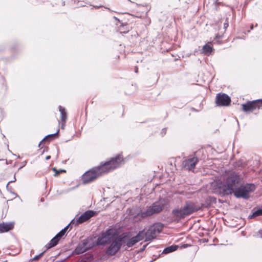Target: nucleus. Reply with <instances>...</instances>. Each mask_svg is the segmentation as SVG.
<instances>
[{"mask_svg":"<svg viewBox=\"0 0 262 262\" xmlns=\"http://www.w3.org/2000/svg\"><path fill=\"white\" fill-rule=\"evenodd\" d=\"M16 178H15V176L14 175V179H12V181H9V182H8V184H7V187H8V184H9L10 183L14 182H15V181H16Z\"/></svg>","mask_w":262,"mask_h":262,"instance_id":"30","label":"nucleus"},{"mask_svg":"<svg viewBox=\"0 0 262 262\" xmlns=\"http://www.w3.org/2000/svg\"><path fill=\"white\" fill-rule=\"evenodd\" d=\"M230 98L225 94H218L216 96L215 103L217 106H228L230 104Z\"/></svg>","mask_w":262,"mask_h":262,"instance_id":"13","label":"nucleus"},{"mask_svg":"<svg viewBox=\"0 0 262 262\" xmlns=\"http://www.w3.org/2000/svg\"><path fill=\"white\" fill-rule=\"evenodd\" d=\"M243 181V179L241 176L233 172L228 176L223 182L219 184V188L223 194L230 195Z\"/></svg>","mask_w":262,"mask_h":262,"instance_id":"2","label":"nucleus"},{"mask_svg":"<svg viewBox=\"0 0 262 262\" xmlns=\"http://www.w3.org/2000/svg\"><path fill=\"white\" fill-rule=\"evenodd\" d=\"M17 158H20L19 156H18L17 157Z\"/></svg>","mask_w":262,"mask_h":262,"instance_id":"41","label":"nucleus"},{"mask_svg":"<svg viewBox=\"0 0 262 262\" xmlns=\"http://www.w3.org/2000/svg\"><path fill=\"white\" fill-rule=\"evenodd\" d=\"M212 51V47L208 44H206L202 48V53L205 55H209L211 54Z\"/></svg>","mask_w":262,"mask_h":262,"instance_id":"22","label":"nucleus"},{"mask_svg":"<svg viewBox=\"0 0 262 262\" xmlns=\"http://www.w3.org/2000/svg\"><path fill=\"white\" fill-rule=\"evenodd\" d=\"M97 212L96 211L93 210H88L85 212L82 213L80 216L77 217L76 216L74 219H73L70 224H72V225L75 224V226L78 225L79 224H82L92 217L94 216L96 214H97Z\"/></svg>","mask_w":262,"mask_h":262,"instance_id":"8","label":"nucleus"},{"mask_svg":"<svg viewBox=\"0 0 262 262\" xmlns=\"http://www.w3.org/2000/svg\"><path fill=\"white\" fill-rule=\"evenodd\" d=\"M127 212L129 215L131 216L135 220H140L146 216H143L142 214L145 212V210H142L140 208L133 207L128 209Z\"/></svg>","mask_w":262,"mask_h":262,"instance_id":"12","label":"nucleus"},{"mask_svg":"<svg viewBox=\"0 0 262 262\" xmlns=\"http://www.w3.org/2000/svg\"><path fill=\"white\" fill-rule=\"evenodd\" d=\"M71 224H69L66 227H64L63 229H62L58 233H57L56 235L59 236V237L61 238L66 233L68 229L69 228L70 225Z\"/></svg>","mask_w":262,"mask_h":262,"instance_id":"25","label":"nucleus"},{"mask_svg":"<svg viewBox=\"0 0 262 262\" xmlns=\"http://www.w3.org/2000/svg\"><path fill=\"white\" fill-rule=\"evenodd\" d=\"M187 246H188V245H184L183 246V247L184 248H186V247H187Z\"/></svg>","mask_w":262,"mask_h":262,"instance_id":"38","label":"nucleus"},{"mask_svg":"<svg viewBox=\"0 0 262 262\" xmlns=\"http://www.w3.org/2000/svg\"><path fill=\"white\" fill-rule=\"evenodd\" d=\"M123 162V157L121 154L111 158L110 160L105 162L100 166L94 167L85 172L82 177L83 183L85 184L94 181L103 173L108 172L119 167Z\"/></svg>","mask_w":262,"mask_h":262,"instance_id":"1","label":"nucleus"},{"mask_svg":"<svg viewBox=\"0 0 262 262\" xmlns=\"http://www.w3.org/2000/svg\"><path fill=\"white\" fill-rule=\"evenodd\" d=\"M88 251L85 246L83 244L82 241L78 244L74 251L76 254H80Z\"/></svg>","mask_w":262,"mask_h":262,"instance_id":"16","label":"nucleus"},{"mask_svg":"<svg viewBox=\"0 0 262 262\" xmlns=\"http://www.w3.org/2000/svg\"><path fill=\"white\" fill-rule=\"evenodd\" d=\"M45 253V251L40 253L38 255H37V256H35L33 258V259L34 260H37L38 259H39L41 256H42L43 255V254H44Z\"/></svg>","mask_w":262,"mask_h":262,"instance_id":"26","label":"nucleus"},{"mask_svg":"<svg viewBox=\"0 0 262 262\" xmlns=\"http://www.w3.org/2000/svg\"><path fill=\"white\" fill-rule=\"evenodd\" d=\"M13 224L11 223H3L0 224V232H5L11 230Z\"/></svg>","mask_w":262,"mask_h":262,"instance_id":"17","label":"nucleus"},{"mask_svg":"<svg viewBox=\"0 0 262 262\" xmlns=\"http://www.w3.org/2000/svg\"><path fill=\"white\" fill-rule=\"evenodd\" d=\"M60 171V172H66V170H63V169L62 170V169H61V170H60V171Z\"/></svg>","mask_w":262,"mask_h":262,"instance_id":"37","label":"nucleus"},{"mask_svg":"<svg viewBox=\"0 0 262 262\" xmlns=\"http://www.w3.org/2000/svg\"><path fill=\"white\" fill-rule=\"evenodd\" d=\"M262 107V99H257L252 101H248L242 104L243 110L244 112H251Z\"/></svg>","mask_w":262,"mask_h":262,"instance_id":"10","label":"nucleus"},{"mask_svg":"<svg viewBox=\"0 0 262 262\" xmlns=\"http://www.w3.org/2000/svg\"><path fill=\"white\" fill-rule=\"evenodd\" d=\"M59 132V130H57V132L54 133V134H50V135H48L47 136H46L39 143V145H38V147H40V145L41 144V143L44 142V141H50L51 140H52L55 137H57L58 136V134Z\"/></svg>","mask_w":262,"mask_h":262,"instance_id":"19","label":"nucleus"},{"mask_svg":"<svg viewBox=\"0 0 262 262\" xmlns=\"http://www.w3.org/2000/svg\"><path fill=\"white\" fill-rule=\"evenodd\" d=\"M127 235L123 233L119 235H116L109 243L108 246L106 248L105 253L108 256H112L116 255L121 249L122 247L125 246Z\"/></svg>","mask_w":262,"mask_h":262,"instance_id":"3","label":"nucleus"},{"mask_svg":"<svg viewBox=\"0 0 262 262\" xmlns=\"http://www.w3.org/2000/svg\"><path fill=\"white\" fill-rule=\"evenodd\" d=\"M53 170L55 171V173L54 174V176H55V177L57 176L59 174V172H60V171L57 170L55 168H53Z\"/></svg>","mask_w":262,"mask_h":262,"instance_id":"29","label":"nucleus"},{"mask_svg":"<svg viewBox=\"0 0 262 262\" xmlns=\"http://www.w3.org/2000/svg\"><path fill=\"white\" fill-rule=\"evenodd\" d=\"M26 161H25L22 164V166L19 168V169H20V168H21L25 166V165L26 164Z\"/></svg>","mask_w":262,"mask_h":262,"instance_id":"32","label":"nucleus"},{"mask_svg":"<svg viewBox=\"0 0 262 262\" xmlns=\"http://www.w3.org/2000/svg\"><path fill=\"white\" fill-rule=\"evenodd\" d=\"M253 25H251V29H253Z\"/></svg>","mask_w":262,"mask_h":262,"instance_id":"39","label":"nucleus"},{"mask_svg":"<svg viewBox=\"0 0 262 262\" xmlns=\"http://www.w3.org/2000/svg\"><path fill=\"white\" fill-rule=\"evenodd\" d=\"M64 122H63V123H62V124H61V128L62 129H63V128H64Z\"/></svg>","mask_w":262,"mask_h":262,"instance_id":"36","label":"nucleus"},{"mask_svg":"<svg viewBox=\"0 0 262 262\" xmlns=\"http://www.w3.org/2000/svg\"><path fill=\"white\" fill-rule=\"evenodd\" d=\"M216 37H219V38L220 37L219 36V35H217L216 36Z\"/></svg>","mask_w":262,"mask_h":262,"instance_id":"40","label":"nucleus"},{"mask_svg":"<svg viewBox=\"0 0 262 262\" xmlns=\"http://www.w3.org/2000/svg\"><path fill=\"white\" fill-rule=\"evenodd\" d=\"M116 235L117 232L113 228H108L102 232L100 236L98 237L96 245L97 246L106 245L109 244Z\"/></svg>","mask_w":262,"mask_h":262,"instance_id":"6","label":"nucleus"},{"mask_svg":"<svg viewBox=\"0 0 262 262\" xmlns=\"http://www.w3.org/2000/svg\"><path fill=\"white\" fill-rule=\"evenodd\" d=\"M132 16L133 17H134V16H135V15H132Z\"/></svg>","mask_w":262,"mask_h":262,"instance_id":"42","label":"nucleus"},{"mask_svg":"<svg viewBox=\"0 0 262 262\" xmlns=\"http://www.w3.org/2000/svg\"><path fill=\"white\" fill-rule=\"evenodd\" d=\"M59 236L56 235L51 241L46 246L47 249H50L56 246L60 238Z\"/></svg>","mask_w":262,"mask_h":262,"instance_id":"20","label":"nucleus"},{"mask_svg":"<svg viewBox=\"0 0 262 262\" xmlns=\"http://www.w3.org/2000/svg\"><path fill=\"white\" fill-rule=\"evenodd\" d=\"M163 227V225L160 223H155L149 227L148 229L146 231L143 230V239H145V241H150L155 239L157 234L162 232Z\"/></svg>","mask_w":262,"mask_h":262,"instance_id":"7","label":"nucleus"},{"mask_svg":"<svg viewBox=\"0 0 262 262\" xmlns=\"http://www.w3.org/2000/svg\"><path fill=\"white\" fill-rule=\"evenodd\" d=\"M163 207L164 204L160 202H156L148 207L142 214L143 216H149L154 214L159 213L163 210Z\"/></svg>","mask_w":262,"mask_h":262,"instance_id":"9","label":"nucleus"},{"mask_svg":"<svg viewBox=\"0 0 262 262\" xmlns=\"http://www.w3.org/2000/svg\"><path fill=\"white\" fill-rule=\"evenodd\" d=\"M82 242H83V244L85 246L88 250L93 248L94 246H97L96 243H94L92 238L91 237L84 239L82 241Z\"/></svg>","mask_w":262,"mask_h":262,"instance_id":"18","label":"nucleus"},{"mask_svg":"<svg viewBox=\"0 0 262 262\" xmlns=\"http://www.w3.org/2000/svg\"><path fill=\"white\" fill-rule=\"evenodd\" d=\"M220 3H221L220 2H219V0H216L215 1V4L216 5H219Z\"/></svg>","mask_w":262,"mask_h":262,"instance_id":"34","label":"nucleus"},{"mask_svg":"<svg viewBox=\"0 0 262 262\" xmlns=\"http://www.w3.org/2000/svg\"><path fill=\"white\" fill-rule=\"evenodd\" d=\"M117 21L116 25L118 26L119 30L121 33H126L128 32L130 28L129 26L126 23H123L117 17H114Z\"/></svg>","mask_w":262,"mask_h":262,"instance_id":"15","label":"nucleus"},{"mask_svg":"<svg viewBox=\"0 0 262 262\" xmlns=\"http://www.w3.org/2000/svg\"><path fill=\"white\" fill-rule=\"evenodd\" d=\"M59 111L60 113L61 120L62 122L66 123L67 119V114L64 107L59 106Z\"/></svg>","mask_w":262,"mask_h":262,"instance_id":"21","label":"nucleus"},{"mask_svg":"<svg viewBox=\"0 0 262 262\" xmlns=\"http://www.w3.org/2000/svg\"><path fill=\"white\" fill-rule=\"evenodd\" d=\"M256 186L252 183H244V181L234 190L233 194L237 198H243L248 199L249 198V193L254 191Z\"/></svg>","mask_w":262,"mask_h":262,"instance_id":"4","label":"nucleus"},{"mask_svg":"<svg viewBox=\"0 0 262 262\" xmlns=\"http://www.w3.org/2000/svg\"><path fill=\"white\" fill-rule=\"evenodd\" d=\"M198 210L195 204L190 201L186 202L181 209H174L172 210L173 215L177 218L183 219Z\"/></svg>","mask_w":262,"mask_h":262,"instance_id":"5","label":"nucleus"},{"mask_svg":"<svg viewBox=\"0 0 262 262\" xmlns=\"http://www.w3.org/2000/svg\"><path fill=\"white\" fill-rule=\"evenodd\" d=\"M260 237L262 238V230H260L258 232Z\"/></svg>","mask_w":262,"mask_h":262,"instance_id":"33","label":"nucleus"},{"mask_svg":"<svg viewBox=\"0 0 262 262\" xmlns=\"http://www.w3.org/2000/svg\"><path fill=\"white\" fill-rule=\"evenodd\" d=\"M230 11L229 12V15L230 16L232 15L233 16L235 15V14H234V10L232 8H229Z\"/></svg>","mask_w":262,"mask_h":262,"instance_id":"28","label":"nucleus"},{"mask_svg":"<svg viewBox=\"0 0 262 262\" xmlns=\"http://www.w3.org/2000/svg\"><path fill=\"white\" fill-rule=\"evenodd\" d=\"M199 162V159L196 157L189 156L187 159L184 160L182 163L183 168L189 171H192L195 167L196 164Z\"/></svg>","mask_w":262,"mask_h":262,"instance_id":"11","label":"nucleus"},{"mask_svg":"<svg viewBox=\"0 0 262 262\" xmlns=\"http://www.w3.org/2000/svg\"><path fill=\"white\" fill-rule=\"evenodd\" d=\"M260 215H262V208L258 209L254 211L252 214L249 216L248 218L251 219Z\"/></svg>","mask_w":262,"mask_h":262,"instance_id":"24","label":"nucleus"},{"mask_svg":"<svg viewBox=\"0 0 262 262\" xmlns=\"http://www.w3.org/2000/svg\"><path fill=\"white\" fill-rule=\"evenodd\" d=\"M228 26H229L228 20V19L227 18L226 19L225 22H224V28L225 29V30H226L228 28Z\"/></svg>","mask_w":262,"mask_h":262,"instance_id":"27","label":"nucleus"},{"mask_svg":"<svg viewBox=\"0 0 262 262\" xmlns=\"http://www.w3.org/2000/svg\"><path fill=\"white\" fill-rule=\"evenodd\" d=\"M166 128H163L162 130V132H161V134H162V136H163L164 135H165L166 134Z\"/></svg>","mask_w":262,"mask_h":262,"instance_id":"31","label":"nucleus"},{"mask_svg":"<svg viewBox=\"0 0 262 262\" xmlns=\"http://www.w3.org/2000/svg\"><path fill=\"white\" fill-rule=\"evenodd\" d=\"M50 158H51V156H47L46 157V159L47 160H49Z\"/></svg>","mask_w":262,"mask_h":262,"instance_id":"35","label":"nucleus"},{"mask_svg":"<svg viewBox=\"0 0 262 262\" xmlns=\"http://www.w3.org/2000/svg\"><path fill=\"white\" fill-rule=\"evenodd\" d=\"M143 234L144 231H140L137 235L132 237L128 240V236H127V238L126 239L125 246H126L127 248H130L133 247L139 241L144 239L143 238Z\"/></svg>","mask_w":262,"mask_h":262,"instance_id":"14","label":"nucleus"},{"mask_svg":"<svg viewBox=\"0 0 262 262\" xmlns=\"http://www.w3.org/2000/svg\"><path fill=\"white\" fill-rule=\"evenodd\" d=\"M179 248L178 245H171L170 246L165 248L163 251V254H168L177 250Z\"/></svg>","mask_w":262,"mask_h":262,"instance_id":"23","label":"nucleus"}]
</instances>
